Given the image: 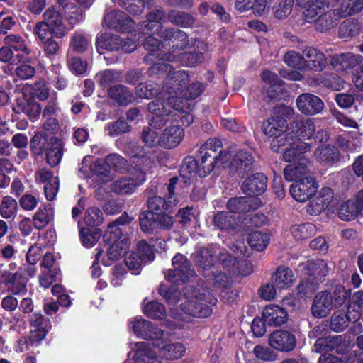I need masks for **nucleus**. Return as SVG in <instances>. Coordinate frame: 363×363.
<instances>
[{
	"mask_svg": "<svg viewBox=\"0 0 363 363\" xmlns=\"http://www.w3.org/2000/svg\"><path fill=\"white\" fill-rule=\"evenodd\" d=\"M184 301L176 312L172 310L174 318L187 321L190 316L206 318L212 313L211 306L215 305L216 299L204 288L187 286L185 289Z\"/></svg>",
	"mask_w": 363,
	"mask_h": 363,
	"instance_id": "f257e3e1",
	"label": "nucleus"
},
{
	"mask_svg": "<svg viewBox=\"0 0 363 363\" xmlns=\"http://www.w3.org/2000/svg\"><path fill=\"white\" fill-rule=\"evenodd\" d=\"M189 74L186 71H174L167 76L162 86V99L168 100V104L174 110L186 113L191 109V104L183 100L184 88L189 82Z\"/></svg>",
	"mask_w": 363,
	"mask_h": 363,
	"instance_id": "f03ea898",
	"label": "nucleus"
},
{
	"mask_svg": "<svg viewBox=\"0 0 363 363\" xmlns=\"http://www.w3.org/2000/svg\"><path fill=\"white\" fill-rule=\"evenodd\" d=\"M225 250L219 247H202L200 248L196 255V262L199 268V271L202 273L203 276L208 279L215 280V283L220 286H225L228 282L227 276L222 273L218 272L214 268L216 260L219 259V251Z\"/></svg>",
	"mask_w": 363,
	"mask_h": 363,
	"instance_id": "7ed1b4c3",
	"label": "nucleus"
},
{
	"mask_svg": "<svg viewBox=\"0 0 363 363\" xmlns=\"http://www.w3.org/2000/svg\"><path fill=\"white\" fill-rule=\"evenodd\" d=\"M5 45L0 47V62L9 65L20 62L31 50L26 40L18 34H9L4 38Z\"/></svg>",
	"mask_w": 363,
	"mask_h": 363,
	"instance_id": "20e7f679",
	"label": "nucleus"
},
{
	"mask_svg": "<svg viewBox=\"0 0 363 363\" xmlns=\"http://www.w3.org/2000/svg\"><path fill=\"white\" fill-rule=\"evenodd\" d=\"M346 298L347 293L340 288H336L333 294L321 291L315 297L311 308L312 313L315 317L324 318L330 313L334 306H341Z\"/></svg>",
	"mask_w": 363,
	"mask_h": 363,
	"instance_id": "39448f33",
	"label": "nucleus"
},
{
	"mask_svg": "<svg viewBox=\"0 0 363 363\" xmlns=\"http://www.w3.org/2000/svg\"><path fill=\"white\" fill-rule=\"evenodd\" d=\"M18 268L17 263L12 262L6 268L0 269V283L13 295H24L28 291V278Z\"/></svg>",
	"mask_w": 363,
	"mask_h": 363,
	"instance_id": "423d86ee",
	"label": "nucleus"
},
{
	"mask_svg": "<svg viewBox=\"0 0 363 363\" xmlns=\"http://www.w3.org/2000/svg\"><path fill=\"white\" fill-rule=\"evenodd\" d=\"M104 238L108 246L107 256L111 260L121 257L130 244V240L122 233V230L113 224L108 225Z\"/></svg>",
	"mask_w": 363,
	"mask_h": 363,
	"instance_id": "0eeeda50",
	"label": "nucleus"
},
{
	"mask_svg": "<svg viewBox=\"0 0 363 363\" xmlns=\"http://www.w3.org/2000/svg\"><path fill=\"white\" fill-rule=\"evenodd\" d=\"M139 220L141 230L150 234H157L162 230H168L172 228L174 223V217L164 212L157 214L141 213Z\"/></svg>",
	"mask_w": 363,
	"mask_h": 363,
	"instance_id": "6e6552de",
	"label": "nucleus"
},
{
	"mask_svg": "<svg viewBox=\"0 0 363 363\" xmlns=\"http://www.w3.org/2000/svg\"><path fill=\"white\" fill-rule=\"evenodd\" d=\"M172 269L165 274L166 279L174 285L185 283L195 275L191 269L190 262L182 254H177L172 259Z\"/></svg>",
	"mask_w": 363,
	"mask_h": 363,
	"instance_id": "1a4fd4ad",
	"label": "nucleus"
},
{
	"mask_svg": "<svg viewBox=\"0 0 363 363\" xmlns=\"http://www.w3.org/2000/svg\"><path fill=\"white\" fill-rule=\"evenodd\" d=\"M129 325L137 337L156 341L158 347L164 343V332L152 322L135 318L130 320Z\"/></svg>",
	"mask_w": 363,
	"mask_h": 363,
	"instance_id": "9d476101",
	"label": "nucleus"
},
{
	"mask_svg": "<svg viewBox=\"0 0 363 363\" xmlns=\"http://www.w3.org/2000/svg\"><path fill=\"white\" fill-rule=\"evenodd\" d=\"M294 115V109L289 106L279 108L277 113L263 122L262 128L264 133L269 137H276L288 130L286 120L284 117L290 118Z\"/></svg>",
	"mask_w": 363,
	"mask_h": 363,
	"instance_id": "9b49d317",
	"label": "nucleus"
},
{
	"mask_svg": "<svg viewBox=\"0 0 363 363\" xmlns=\"http://www.w3.org/2000/svg\"><path fill=\"white\" fill-rule=\"evenodd\" d=\"M136 48V41L130 39H122L116 35L105 34L98 38L96 41V48L99 52L101 49L108 51H116L121 49L125 52H132Z\"/></svg>",
	"mask_w": 363,
	"mask_h": 363,
	"instance_id": "f8f14e48",
	"label": "nucleus"
},
{
	"mask_svg": "<svg viewBox=\"0 0 363 363\" xmlns=\"http://www.w3.org/2000/svg\"><path fill=\"white\" fill-rule=\"evenodd\" d=\"M159 36L165 42L172 43V54L167 57L169 61H174L180 51L184 50L189 44L188 36L184 31L176 28H165L159 33Z\"/></svg>",
	"mask_w": 363,
	"mask_h": 363,
	"instance_id": "ddd939ff",
	"label": "nucleus"
},
{
	"mask_svg": "<svg viewBox=\"0 0 363 363\" xmlns=\"http://www.w3.org/2000/svg\"><path fill=\"white\" fill-rule=\"evenodd\" d=\"M318 184L313 177H306L294 182L290 187V194L298 202L310 199L318 191Z\"/></svg>",
	"mask_w": 363,
	"mask_h": 363,
	"instance_id": "4468645a",
	"label": "nucleus"
},
{
	"mask_svg": "<svg viewBox=\"0 0 363 363\" xmlns=\"http://www.w3.org/2000/svg\"><path fill=\"white\" fill-rule=\"evenodd\" d=\"M269 345L281 352H290L296 345V338L294 333L286 330H277L269 336Z\"/></svg>",
	"mask_w": 363,
	"mask_h": 363,
	"instance_id": "2eb2a0df",
	"label": "nucleus"
},
{
	"mask_svg": "<svg viewBox=\"0 0 363 363\" xmlns=\"http://www.w3.org/2000/svg\"><path fill=\"white\" fill-rule=\"evenodd\" d=\"M219 259L223 267L233 274L247 276L253 272V266L250 261L242 260L238 262L226 250L219 251Z\"/></svg>",
	"mask_w": 363,
	"mask_h": 363,
	"instance_id": "dca6fc26",
	"label": "nucleus"
},
{
	"mask_svg": "<svg viewBox=\"0 0 363 363\" xmlns=\"http://www.w3.org/2000/svg\"><path fill=\"white\" fill-rule=\"evenodd\" d=\"M294 138L298 143L310 140L315 135L316 126L313 120H295L290 123L289 127Z\"/></svg>",
	"mask_w": 363,
	"mask_h": 363,
	"instance_id": "f3484780",
	"label": "nucleus"
},
{
	"mask_svg": "<svg viewBox=\"0 0 363 363\" xmlns=\"http://www.w3.org/2000/svg\"><path fill=\"white\" fill-rule=\"evenodd\" d=\"M43 22L48 26L51 35L55 38H62L68 33L60 13L53 8H48L43 15Z\"/></svg>",
	"mask_w": 363,
	"mask_h": 363,
	"instance_id": "a211bd4d",
	"label": "nucleus"
},
{
	"mask_svg": "<svg viewBox=\"0 0 363 363\" xmlns=\"http://www.w3.org/2000/svg\"><path fill=\"white\" fill-rule=\"evenodd\" d=\"M136 174L137 176L130 174L129 177H121L115 180L111 184L112 191L119 194L133 193L146 179L144 172L140 171Z\"/></svg>",
	"mask_w": 363,
	"mask_h": 363,
	"instance_id": "6ab92c4d",
	"label": "nucleus"
},
{
	"mask_svg": "<svg viewBox=\"0 0 363 363\" xmlns=\"http://www.w3.org/2000/svg\"><path fill=\"white\" fill-rule=\"evenodd\" d=\"M296 103L298 109L305 115H315L320 113L324 108L323 101L318 96L310 93L299 95Z\"/></svg>",
	"mask_w": 363,
	"mask_h": 363,
	"instance_id": "aec40b11",
	"label": "nucleus"
},
{
	"mask_svg": "<svg viewBox=\"0 0 363 363\" xmlns=\"http://www.w3.org/2000/svg\"><path fill=\"white\" fill-rule=\"evenodd\" d=\"M363 211V191H359L354 198L345 201L340 207L339 218L345 221L354 219Z\"/></svg>",
	"mask_w": 363,
	"mask_h": 363,
	"instance_id": "412c9836",
	"label": "nucleus"
},
{
	"mask_svg": "<svg viewBox=\"0 0 363 363\" xmlns=\"http://www.w3.org/2000/svg\"><path fill=\"white\" fill-rule=\"evenodd\" d=\"M104 23L108 28L123 32L128 31L133 26V21L119 10H113L106 13L104 18Z\"/></svg>",
	"mask_w": 363,
	"mask_h": 363,
	"instance_id": "4be33fe9",
	"label": "nucleus"
},
{
	"mask_svg": "<svg viewBox=\"0 0 363 363\" xmlns=\"http://www.w3.org/2000/svg\"><path fill=\"white\" fill-rule=\"evenodd\" d=\"M185 135L184 129L179 125H169L164 128L161 133L162 147L174 149L183 140Z\"/></svg>",
	"mask_w": 363,
	"mask_h": 363,
	"instance_id": "5701e85b",
	"label": "nucleus"
},
{
	"mask_svg": "<svg viewBox=\"0 0 363 363\" xmlns=\"http://www.w3.org/2000/svg\"><path fill=\"white\" fill-rule=\"evenodd\" d=\"M297 4L302 7H306L303 13V18L308 23H315L318 16H322L328 6L324 0H296Z\"/></svg>",
	"mask_w": 363,
	"mask_h": 363,
	"instance_id": "b1692460",
	"label": "nucleus"
},
{
	"mask_svg": "<svg viewBox=\"0 0 363 363\" xmlns=\"http://www.w3.org/2000/svg\"><path fill=\"white\" fill-rule=\"evenodd\" d=\"M262 317L266 325L277 327L286 322L288 312L278 305H269L264 308Z\"/></svg>",
	"mask_w": 363,
	"mask_h": 363,
	"instance_id": "393cba45",
	"label": "nucleus"
},
{
	"mask_svg": "<svg viewBox=\"0 0 363 363\" xmlns=\"http://www.w3.org/2000/svg\"><path fill=\"white\" fill-rule=\"evenodd\" d=\"M298 269L305 272L306 274L314 277L315 284L325 277L329 270L328 264L323 259L308 260L299 264Z\"/></svg>",
	"mask_w": 363,
	"mask_h": 363,
	"instance_id": "a878e982",
	"label": "nucleus"
},
{
	"mask_svg": "<svg viewBox=\"0 0 363 363\" xmlns=\"http://www.w3.org/2000/svg\"><path fill=\"white\" fill-rule=\"evenodd\" d=\"M312 147L311 143L302 142L301 143L295 141V145L286 147L283 155L282 160L291 164L302 162L307 160L304 154L308 152Z\"/></svg>",
	"mask_w": 363,
	"mask_h": 363,
	"instance_id": "bb28decb",
	"label": "nucleus"
},
{
	"mask_svg": "<svg viewBox=\"0 0 363 363\" xmlns=\"http://www.w3.org/2000/svg\"><path fill=\"white\" fill-rule=\"evenodd\" d=\"M314 157L322 165L330 166L339 160L340 152L334 145L322 144L315 149Z\"/></svg>",
	"mask_w": 363,
	"mask_h": 363,
	"instance_id": "cd10ccee",
	"label": "nucleus"
},
{
	"mask_svg": "<svg viewBox=\"0 0 363 363\" xmlns=\"http://www.w3.org/2000/svg\"><path fill=\"white\" fill-rule=\"evenodd\" d=\"M363 57L352 52L335 55L331 57V65L337 69L348 70L360 65Z\"/></svg>",
	"mask_w": 363,
	"mask_h": 363,
	"instance_id": "c85d7f7f",
	"label": "nucleus"
},
{
	"mask_svg": "<svg viewBox=\"0 0 363 363\" xmlns=\"http://www.w3.org/2000/svg\"><path fill=\"white\" fill-rule=\"evenodd\" d=\"M267 188V177L262 173L248 177L244 182L242 189L249 196L262 194Z\"/></svg>",
	"mask_w": 363,
	"mask_h": 363,
	"instance_id": "c756f323",
	"label": "nucleus"
},
{
	"mask_svg": "<svg viewBox=\"0 0 363 363\" xmlns=\"http://www.w3.org/2000/svg\"><path fill=\"white\" fill-rule=\"evenodd\" d=\"M306 68L317 72L322 71L327 65V58L323 52L315 48H308L303 51Z\"/></svg>",
	"mask_w": 363,
	"mask_h": 363,
	"instance_id": "7c9ffc66",
	"label": "nucleus"
},
{
	"mask_svg": "<svg viewBox=\"0 0 363 363\" xmlns=\"http://www.w3.org/2000/svg\"><path fill=\"white\" fill-rule=\"evenodd\" d=\"M165 13L162 10L156 9L147 15V20L140 25V30L143 34L159 33L162 29L161 21L164 18Z\"/></svg>",
	"mask_w": 363,
	"mask_h": 363,
	"instance_id": "2f4dec72",
	"label": "nucleus"
},
{
	"mask_svg": "<svg viewBox=\"0 0 363 363\" xmlns=\"http://www.w3.org/2000/svg\"><path fill=\"white\" fill-rule=\"evenodd\" d=\"M308 163V160H303L300 162L288 164L284 169L285 179L295 182L299 179H305L306 177H312L307 166Z\"/></svg>",
	"mask_w": 363,
	"mask_h": 363,
	"instance_id": "473e14b6",
	"label": "nucleus"
},
{
	"mask_svg": "<svg viewBox=\"0 0 363 363\" xmlns=\"http://www.w3.org/2000/svg\"><path fill=\"white\" fill-rule=\"evenodd\" d=\"M272 283L278 289H287L292 286L296 281L293 271L284 267H279L272 275Z\"/></svg>",
	"mask_w": 363,
	"mask_h": 363,
	"instance_id": "72a5a7b5",
	"label": "nucleus"
},
{
	"mask_svg": "<svg viewBox=\"0 0 363 363\" xmlns=\"http://www.w3.org/2000/svg\"><path fill=\"white\" fill-rule=\"evenodd\" d=\"M62 140L57 137H52L47 144V148L44 152L48 164L51 167L57 165L62 157Z\"/></svg>",
	"mask_w": 363,
	"mask_h": 363,
	"instance_id": "f704fd0d",
	"label": "nucleus"
},
{
	"mask_svg": "<svg viewBox=\"0 0 363 363\" xmlns=\"http://www.w3.org/2000/svg\"><path fill=\"white\" fill-rule=\"evenodd\" d=\"M54 213L51 204L41 206L33 216V226L38 230L45 228L53 220Z\"/></svg>",
	"mask_w": 363,
	"mask_h": 363,
	"instance_id": "c9c22d12",
	"label": "nucleus"
},
{
	"mask_svg": "<svg viewBox=\"0 0 363 363\" xmlns=\"http://www.w3.org/2000/svg\"><path fill=\"white\" fill-rule=\"evenodd\" d=\"M29 323L33 328L30 332L33 341H41L44 339L48 329L47 321L43 315L40 313H33L29 318Z\"/></svg>",
	"mask_w": 363,
	"mask_h": 363,
	"instance_id": "e433bc0d",
	"label": "nucleus"
},
{
	"mask_svg": "<svg viewBox=\"0 0 363 363\" xmlns=\"http://www.w3.org/2000/svg\"><path fill=\"white\" fill-rule=\"evenodd\" d=\"M16 107L18 111L23 113L33 123L39 119L42 112L41 105L33 99L18 101Z\"/></svg>",
	"mask_w": 363,
	"mask_h": 363,
	"instance_id": "4c0bfd02",
	"label": "nucleus"
},
{
	"mask_svg": "<svg viewBox=\"0 0 363 363\" xmlns=\"http://www.w3.org/2000/svg\"><path fill=\"white\" fill-rule=\"evenodd\" d=\"M262 79L268 87V95L271 99H277L278 93L281 90L282 81L274 72L265 70L262 74Z\"/></svg>",
	"mask_w": 363,
	"mask_h": 363,
	"instance_id": "58836bf2",
	"label": "nucleus"
},
{
	"mask_svg": "<svg viewBox=\"0 0 363 363\" xmlns=\"http://www.w3.org/2000/svg\"><path fill=\"white\" fill-rule=\"evenodd\" d=\"M108 95L120 105H128L135 100L132 91L123 85L111 87L108 90Z\"/></svg>",
	"mask_w": 363,
	"mask_h": 363,
	"instance_id": "ea45409f",
	"label": "nucleus"
},
{
	"mask_svg": "<svg viewBox=\"0 0 363 363\" xmlns=\"http://www.w3.org/2000/svg\"><path fill=\"white\" fill-rule=\"evenodd\" d=\"M130 163L133 166V170H131L130 174L137 176L136 173L140 171L145 174V171L152 167L153 160L150 156L145 154L143 150H140L139 153L131 156ZM145 177H146L145 175Z\"/></svg>",
	"mask_w": 363,
	"mask_h": 363,
	"instance_id": "a19ab883",
	"label": "nucleus"
},
{
	"mask_svg": "<svg viewBox=\"0 0 363 363\" xmlns=\"http://www.w3.org/2000/svg\"><path fill=\"white\" fill-rule=\"evenodd\" d=\"M363 305V292L358 291L352 296L347 307V319L350 322H356L362 316Z\"/></svg>",
	"mask_w": 363,
	"mask_h": 363,
	"instance_id": "79ce46f5",
	"label": "nucleus"
},
{
	"mask_svg": "<svg viewBox=\"0 0 363 363\" xmlns=\"http://www.w3.org/2000/svg\"><path fill=\"white\" fill-rule=\"evenodd\" d=\"M213 222L217 228L225 231L235 228L238 224V219L226 211H220L215 214Z\"/></svg>",
	"mask_w": 363,
	"mask_h": 363,
	"instance_id": "37998d69",
	"label": "nucleus"
},
{
	"mask_svg": "<svg viewBox=\"0 0 363 363\" xmlns=\"http://www.w3.org/2000/svg\"><path fill=\"white\" fill-rule=\"evenodd\" d=\"M185 351L186 348L181 342L166 344L159 348L160 355L167 359L181 358L184 355Z\"/></svg>",
	"mask_w": 363,
	"mask_h": 363,
	"instance_id": "c03bdc74",
	"label": "nucleus"
},
{
	"mask_svg": "<svg viewBox=\"0 0 363 363\" xmlns=\"http://www.w3.org/2000/svg\"><path fill=\"white\" fill-rule=\"evenodd\" d=\"M199 164L192 157H186L184 159L179 169L180 177L185 183L191 181L198 174Z\"/></svg>",
	"mask_w": 363,
	"mask_h": 363,
	"instance_id": "a18cd8bd",
	"label": "nucleus"
},
{
	"mask_svg": "<svg viewBox=\"0 0 363 363\" xmlns=\"http://www.w3.org/2000/svg\"><path fill=\"white\" fill-rule=\"evenodd\" d=\"M18 213V203L10 196H5L0 203V216L4 219H13Z\"/></svg>",
	"mask_w": 363,
	"mask_h": 363,
	"instance_id": "49530a36",
	"label": "nucleus"
},
{
	"mask_svg": "<svg viewBox=\"0 0 363 363\" xmlns=\"http://www.w3.org/2000/svg\"><path fill=\"white\" fill-rule=\"evenodd\" d=\"M254 199L249 197H235L228 200L227 208L231 213H246L252 209V202Z\"/></svg>",
	"mask_w": 363,
	"mask_h": 363,
	"instance_id": "de8ad7c7",
	"label": "nucleus"
},
{
	"mask_svg": "<svg viewBox=\"0 0 363 363\" xmlns=\"http://www.w3.org/2000/svg\"><path fill=\"white\" fill-rule=\"evenodd\" d=\"M252 162L253 157L250 152L240 150L234 155L230 163V168L232 171H245L252 164Z\"/></svg>",
	"mask_w": 363,
	"mask_h": 363,
	"instance_id": "09e8293b",
	"label": "nucleus"
},
{
	"mask_svg": "<svg viewBox=\"0 0 363 363\" xmlns=\"http://www.w3.org/2000/svg\"><path fill=\"white\" fill-rule=\"evenodd\" d=\"M162 87L154 83H140L135 87V94L140 98L151 99L160 95L162 99Z\"/></svg>",
	"mask_w": 363,
	"mask_h": 363,
	"instance_id": "8fccbe9b",
	"label": "nucleus"
},
{
	"mask_svg": "<svg viewBox=\"0 0 363 363\" xmlns=\"http://www.w3.org/2000/svg\"><path fill=\"white\" fill-rule=\"evenodd\" d=\"M60 6L62 8L67 20L71 24H75L82 19L84 11L74 2L70 1V0L66 1L63 4H60Z\"/></svg>",
	"mask_w": 363,
	"mask_h": 363,
	"instance_id": "3c124183",
	"label": "nucleus"
},
{
	"mask_svg": "<svg viewBox=\"0 0 363 363\" xmlns=\"http://www.w3.org/2000/svg\"><path fill=\"white\" fill-rule=\"evenodd\" d=\"M140 138L144 145L147 147H162L161 134L160 135L151 127L147 126L143 129Z\"/></svg>",
	"mask_w": 363,
	"mask_h": 363,
	"instance_id": "603ef678",
	"label": "nucleus"
},
{
	"mask_svg": "<svg viewBox=\"0 0 363 363\" xmlns=\"http://www.w3.org/2000/svg\"><path fill=\"white\" fill-rule=\"evenodd\" d=\"M201 155V160L198 163L199 167L198 174L201 177H204L212 172L214 167L218 164V161H216V155H213L209 152H205Z\"/></svg>",
	"mask_w": 363,
	"mask_h": 363,
	"instance_id": "864d4df0",
	"label": "nucleus"
},
{
	"mask_svg": "<svg viewBox=\"0 0 363 363\" xmlns=\"http://www.w3.org/2000/svg\"><path fill=\"white\" fill-rule=\"evenodd\" d=\"M168 21L177 26L189 27L194 23L192 16L182 11L172 10L167 14Z\"/></svg>",
	"mask_w": 363,
	"mask_h": 363,
	"instance_id": "5fc2aeb1",
	"label": "nucleus"
},
{
	"mask_svg": "<svg viewBox=\"0 0 363 363\" xmlns=\"http://www.w3.org/2000/svg\"><path fill=\"white\" fill-rule=\"evenodd\" d=\"M269 242V235L260 231L251 233L248 236L249 245L257 251H263L267 247Z\"/></svg>",
	"mask_w": 363,
	"mask_h": 363,
	"instance_id": "6e6d98bb",
	"label": "nucleus"
},
{
	"mask_svg": "<svg viewBox=\"0 0 363 363\" xmlns=\"http://www.w3.org/2000/svg\"><path fill=\"white\" fill-rule=\"evenodd\" d=\"M315 226L310 223L294 225L291 228L292 235L297 240H304L315 234Z\"/></svg>",
	"mask_w": 363,
	"mask_h": 363,
	"instance_id": "4d7b16f0",
	"label": "nucleus"
},
{
	"mask_svg": "<svg viewBox=\"0 0 363 363\" xmlns=\"http://www.w3.org/2000/svg\"><path fill=\"white\" fill-rule=\"evenodd\" d=\"M295 141L296 140L289 128L286 132L274 137L271 143V147L274 152H277L282 147H289L295 145Z\"/></svg>",
	"mask_w": 363,
	"mask_h": 363,
	"instance_id": "13d9d810",
	"label": "nucleus"
},
{
	"mask_svg": "<svg viewBox=\"0 0 363 363\" xmlns=\"http://www.w3.org/2000/svg\"><path fill=\"white\" fill-rule=\"evenodd\" d=\"M336 13L335 11L330 10L325 11L322 16L318 17L315 21V27L321 32H325L335 26Z\"/></svg>",
	"mask_w": 363,
	"mask_h": 363,
	"instance_id": "bf43d9fd",
	"label": "nucleus"
},
{
	"mask_svg": "<svg viewBox=\"0 0 363 363\" xmlns=\"http://www.w3.org/2000/svg\"><path fill=\"white\" fill-rule=\"evenodd\" d=\"M133 15L140 14L145 8L144 0H112Z\"/></svg>",
	"mask_w": 363,
	"mask_h": 363,
	"instance_id": "052dcab7",
	"label": "nucleus"
},
{
	"mask_svg": "<svg viewBox=\"0 0 363 363\" xmlns=\"http://www.w3.org/2000/svg\"><path fill=\"white\" fill-rule=\"evenodd\" d=\"M48 142L45 139V134L38 131L35 133L30 142V148L33 154L43 155L47 148Z\"/></svg>",
	"mask_w": 363,
	"mask_h": 363,
	"instance_id": "680f3d73",
	"label": "nucleus"
},
{
	"mask_svg": "<svg viewBox=\"0 0 363 363\" xmlns=\"http://www.w3.org/2000/svg\"><path fill=\"white\" fill-rule=\"evenodd\" d=\"M101 233L99 229L91 230L89 228H83L80 230L79 235L83 245L86 247H91L99 240Z\"/></svg>",
	"mask_w": 363,
	"mask_h": 363,
	"instance_id": "e2e57ef3",
	"label": "nucleus"
},
{
	"mask_svg": "<svg viewBox=\"0 0 363 363\" xmlns=\"http://www.w3.org/2000/svg\"><path fill=\"white\" fill-rule=\"evenodd\" d=\"M105 130L108 135L115 137L129 132L130 130V126L123 118H120L116 121L108 123Z\"/></svg>",
	"mask_w": 363,
	"mask_h": 363,
	"instance_id": "0e129e2a",
	"label": "nucleus"
},
{
	"mask_svg": "<svg viewBox=\"0 0 363 363\" xmlns=\"http://www.w3.org/2000/svg\"><path fill=\"white\" fill-rule=\"evenodd\" d=\"M175 61L180 62L183 65L194 67L203 60V55L201 52H182L177 55Z\"/></svg>",
	"mask_w": 363,
	"mask_h": 363,
	"instance_id": "69168bd1",
	"label": "nucleus"
},
{
	"mask_svg": "<svg viewBox=\"0 0 363 363\" xmlns=\"http://www.w3.org/2000/svg\"><path fill=\"white\" fill-rule=\"evenodd\" d=\"M143 313L153 319L162 318L166 313L164 306L155 301H150L144 306Z\"/></svg>",
	"mask_w": 363,
	"mask_h": 363,
	"instance_id": "338daca9",
	"label": "nucleus"
},
{
	"mask_svg": "<svg viewBox=\"0 0 363 363\" xmlns=\"http://www.w3.org/2000/svg\"><path fill=\"white\" fill-rule=\"evenodd\" d=\"M284 61L293 68L299 69H305L306 68L305 57L294 50L286 52L284 56Z\"/></svg>",
	"mask_w": 363,
	"mask_h": 363,
	"instance_id": "774afa93",
	"label": "nucleus"
}]
</instances>
